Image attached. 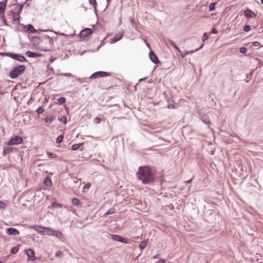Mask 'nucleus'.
I'll use <instances>...</instances> for the list:
<instances>
[{"label":"nucleus","mask_w":263,"mask_h":263,"mask_svg":"<svg viewBox=\"0 0 263 263\" xmlns=\"http://www.w3.org/2000/svg\"><path fill=\"white\" fill-rule=\"evenodd\" d=\"M137 178L144 184H152L154 183V175L149 166H144L139 167L137 173Z\"/></svg>","instance_id":"f257e3e1"},{"label":"nucleus","mask_w":263,"mask_h":263,"mask_svg":"<svg viewBox=\"0 0 263 263\" xmlns=\"http://www.w3.org/2000/svg\"><path fill=\"white\" fill-rule=\"evenodd\" d=\"M34 39L39 40L41 45L43 46V50L45 51H49L52 49L53 44V40L48 35H44L40 38L39 37H34Z\"/></svg>","instance_id":"f03ea898"},{"label":"nucleus","mask_w":263,"mask_h":263,"mask_svg":"<svg viewBox=\"0 0 263 263\" xmlns=\"http://www.w3.org/2000/svg\"><path fill=\"white\" fill-rule=\"evenodd\" d=\"M25 70V66L21 65L16 66L10 72V77L12 79L16 78L19 75L22 74Z\"/></svg>","instance_id":"7ed1b4c3"},{"label":"nucleus","mask_w":263,"mask_h":263,"mask_svg":"<svg viewBox=\"0 0 263 263\" xmlns=\"http://www.w3.org/2000/svg\"><path fill=\"white\" fill-rule=\"evenodd\" d=\"M1 54L6 55L13 59H15L21 62H26L27 61L25 57L21 54L11 53V52H7V53H1Z\"/></svg>","instance_id":"20e7f679"},{"label":"nucleus","mask_w":263,"mask_h":263,"mask_svg":"<svg viewBox=\"0 0 263 263\" xmlns=\"http://www.w3.org/2000/svg\"><path fill=\"white\" fill-rule=\"evenodd\" d=\"M163 95L166 99L167 102L168 103L167 108L170 109H174L175 108V106L173 104L174 100L173 98L171 97V93L170 91H164L163 92Z\"/></svg>","instance_id":"39448f33"},{"label":"nucleus","mask_w":263,"mask_h":263,"mask_svg":"<svg viewBox=\"0 0 263 263\" xmlns=\"http://www.w3.org/2000/svg\"><path fill=\"white\" fill-rule=\"evenodd\" d=\"M23 142V139L20 136H15L12 137L11 139L7 143L9 146L13 145H17Z\"/></svg>","instance_id":"423d86ee"},{"label":"nucleus","mask_w":263,"mask_h":263,"mask_svg":"<svg viewBox=\"0 0 263 263\" xmlns=\"http://www.w3.org/2000/svg\"><path fill=\"white\" fill-rule=\"evenodd\" d=\"M109 75V73L105 71H97L91 75L89 78L96 79L100 77H107Z\"/></svg>","instance_id":"0eeeda50"},{"label":"nucleus","mask_w":263,"mask_h":263,"mask_svg":"<svg viewBox=\"0 0 263 263\" xmlns=\"http://www.w3.org/2000/svg\"><path fill=\"white\" fill-rule=\"evenodd\" d=\"M92 33V31L91 29L89 28H85L80 32V36L81 38H85Z\"/></svg>","instance_id":"6e6552de"},{"label":"nucleus","mask_w":263,"mask_h":263,"mask_svg":"<svg viewBox=\"0 0 263 263\" xmlns=\"http://www.w3.org/2000/svg\"><path fill=\"white\" fill-rule=\"evenodd\" d=\"M7 233L9 235H18L20 234V232L18 230L14 228H9L6 229Z\"/></svg>","instance_id":"1a4fd4ad"},{"label":"nucleus","mask_w":263,"mask_h":263,"mask_svg":"<svg viewBox=\"0 0 263 263\" xmlns=\"http://www.w3.org/2000/svg\"><path fill=\"white\" fill-rule=\"evenodd\" d=\"M28 258L31 260H34L35 259L34 252L33 250L29 249L25 251Z\"/></svg>","instance_id":"9d476101"},{"label":"nucleus","mask_w":263,"mask_h":263,"mask_svg":"<svg viewBox=\"0 0 263 263\" xmlns=\"http://www.w3.org/2000/svg\"><path fill=\"white\" fill-rule=\"evenodd\" d=\"M149 57L151 60L155 64H158L160 62L157 55L155 54L154 51L151 50L149 53Z\"/></svg>","instance_id":"9b49d317"},{"label":"nucleus","mask_w":263,"mask_h":263,"mask_svg":"<svg viewBox=\"0 0 263 263\" xmlns=\"http://www.w3.org/2000/svg\"><path fill=\"white\" fill-rule=\"evenodd\" d=\"M25 54L30 58H39L42 56V54L40 53L33 52L30 51H27Z\"/></svg>","instance_id":"f8f14e48"},{"label":"nucleus","mask_w":263,"mask_h":263,"mask_svg":"<svg viewBox=\"0 0 263 263\" xmlns=\"http://www.w3.org/2000/svg\"><path fill=\"white\" fill-rule=\"evenodd\" d=\"M7 3V0H3L2 2H0V14H3L4 15L6 8Z\"/></svg>","instance_id":"ddd939ff"},{"label":"nucleus","mask_w":263,"mask_h":263,"mask_svg":"<svg viewBox=\"0 0 263 263\" xmlns=\"http://www.w3.org/2000/svg\"><path fill=\"white\" fill-rule=\"evenodd\" d=\"M244 15L247 18L255 17L256 14L250 9H247L244 11Z\"/></svg>","instance_id":"4468645a"},{"label":"nucleus","mask_w":263,"mask_h":263,"mask_svg":"<svg viewBox=\"0 0 263 263\" xmlns=\"http://www.w3.org/2000/svg\"><path fill=\"white\" fill-rule=\"evenodd\" d=\"M36 31V30L34 28L33 26L32 25L29 24L26 26V32L27 33H35Z\"/></svg>","instance_id":"2eb2a0df"},{"label":"nucleus","mask_w":263,"mask_h":263,"mask_svg":"<svg viewBox=\"0 0 263 263\" xmlns=\"http://www.w3.org/2000/svg\"><path fill=\"white\" fill-rule=\"evenodd\" d=\"M44 184L47 187H50L52 185V182L50 178L46 177L44 181Z\"/></svg>","instance_id":"dca6fc26"},{"label":"nucleus","mask_w":263,"mask_h":263,"mask_svg":"<svg viewBox=\"0 0 263 263\" xmlns=\"http://www.w3.org/2000/svg\"><path fill=\"white\" fill-rule=\"evenodd\" d=\"M53 231L52 230H51V229L47 228V227H45V229H44L43 233L45 234L46 235H54L53 234Z\"/></svg>","instance_id":"f3484780"},{"label":"nucleus","mask_w":263,"mask_h":263,"mask_svg":"<svg viewBox=\"0 0 263 263\" xmlns=\"http://www.w3.org/2000/svg\"><path fill=\"white\" fill-rule=\"evenodd\" d=\"M24 7V5L22 4H16L15 6V10L17 11L16 13H21L23 8Z\"/></svg>","instance_id":"a211bd4d"},{"label":"nucleus","mask_w":263,"mask_h":263,"mask_svg":"<svg viewBox=\"0 0 263 263\" xmlns=\"http://www.w3.org/2000/svg\"><path fill=\"white\" fill-rule=\"evenodd\" d=\"M13 148L9 147H5L4 148L3 154L5 156L7 154H8L12 152Z\"/></svg>","instance_id":"6ab92c4d"},{"label":"nucleus","mask_w":263,"mask_h":263,"mask_svg":"<svg viewBox=\"0 0 263 263\" xmlns=\"http://www.w3.org/2000/svg\"><path fill=\"white\" fill-rule=\"evenodd\" d=\"M33 228L37 232L43 233L44 229H45V227H43L41 226H34Z\"/></svg>","instance_id":"aec40b11"},{"label":"nucleus","mask_w":263,"mask_h":263,"mask_svg":"<svg viewBox=\"0 0 263 263\" xmlns=\"http://www.w3.org/2000/svg\"><path fill=\"white\" fill-rule=\"evenodd\" d=\"M54 119L55 118L53 116L47 117L45 118V121L47 123L50 124Z\"/></svg>","instance_id":"412c9836"},{"label":"nucleus","mask_w":263,"mask_h":263,"mask_svg":"<svg viewBox=\"0 0 263 263\" xmlns=\"http://www.w3.org/2000/svg\"><path fill=\"white\" fill-rule=\"evenodd\" d=\"M147 242L146 240H144V241H142L140 244L139 245V248L141 249V250H143L144 249H145L146 248V247L147 246Z\"/></svg>","instance_id":"4be33fe9"},{"label":"nucleus","mask_w":263,"mask_h":263,"mask_svg":"<svg viewBox=\"0 0 263 263\" xmlns=\"http://www.w3.org/2000/svg\"><path fill=\"white\" fill-rule=\"evenodd\" d=\"M12 13H13V18L14 21H18L20 18V13H14L13 11H12Z\"/></svg>","instance_id":"5701e85b"},{"label":"nucleus","mask_w":263,"mask_h":263,"mask_svg":"<svg viewBox=\"0 0 263 263\" xmlns=\"http://www.w3.org/2000/svg\"><path fill=\"white\" fill-rule=\"evenodd\" d=\"M83 145V143L74 144L71 146V149L73 151L77 150Z\"/></svg>","instance_id":"b1692460"},{"label":"nucleus","mask_w":263,"mask_h":263,"mask_svg":"<svg viewBox=\"0 0 263 263\" xmlns=\"http://www.w3.org/2000/svg\"><path fill=\"white\" fill-rule=\"evenodd\" d=\"M89 2L90 4L92 5L94 8L95 11H96L97 10V1L96 0H89Z\"/></svg>","instance_id":"393cba45"},{"label":"nucleus","mask_w":263,"mask_h":263,"mask_svg":"<svg viewBox=\"0 0 263 263\" xmlns=\"http://www.w3.org/2000/svg\"><path fill=\"white\" fill-rule=\"evenodd\" d=\"M115 213V209L114 208H110L108 211L105 214V216L107 215L113 214Z\"/></svg>","instance_id":"a878e982"},{"label":"nucleus","mask_w":263,"mask_h":263,"mask_svg":"<svg viewBox=\"0 0 263 263\" xmlns=\"http://www.w3.org/2000/svg\"><path fill=\"white\" fill-rule=\"evenodd\" d=\"M72 203L74 205H78L80 203V200L77 198H73L72 199Z\"/></svg>","instance_id":"bb28decb"},{"label":"nucleus","mask_w":263,"mask_h":263,"mask_svg":"<svg viewBox=\"0 0 263 263\" xmlns=\"http://www.w3.org/2000/svg\"><path fill=\"white\" fill-rule=\"evenodd\" d=\"M121 237L118 235H111L112 239L117 241H120Z\"/></svg>","instance_id":"cd10ccee"},{"label":"nucleus","mask_w":263,"mask_h":263,"mask_svg":"<svg viewBox=\"0 0 263 263\" xmlns=\"http://www.w3.org/2000/svg\"><path fill=\"white\" fill-rule=\"evenodd\" d=\"M59 104H63L66 102V99L64 97H61L58 100Z\"/></svg>","instance_id":"c85d7f7f"},{"label":"nucleus","mask_w":263,"mask_h":263,"mask_svg":"<svg viewBox=\"0 0 263 263\" xmlns=\"http://www.w3.org/2000/svg\"><path fill=\"white\" fill-rule=\"evenodd\" d=\"M64 136L63 135L59 136L56 140V142L57 143H61L63 140Z\"/></svg>","instance_id":"c756f323"},{"label":"nucleus","mask_w":263,"mask_h":263,"mask_svg":"<svg viewBox=\"0 0 263 263\" xmlns=\"http://www.w3.org/2000/svg\"><path fill=\"white\" fill-rule=\"evenodd\" d=\"M19 248L17 247H14L12 248L11 250V253L13 254H16L18 251Z\"/></svg>","instance_id":"7c9ffc66"},{"label":"nucleus","mask_w":263,"mask_h":263,"mask_svg":"<svg viewBox=\"0 0 263 263\" xmlns=\"http://www.w3.org/2000/svg\"><path fill=\"white\" fill-rule=\"evenodd\" d=\"M47 155L49 158H55L58 156L55 154L52 153L51 152H47Z\"/></svg>","instance_id":"2f4dec72"},{"label":"nucleus","mask_w":263,"mask_h":263,"mask_svg":"<svg viewBox=\"0 0 263 263\" xmlns=\"http://www.w3.org/2000/svg\"><path fill=\"white\" fill-rule=\"evenodd\" d=\"M170 44L171 45L174 47L175 49H176L179 52H181V50L177 47L176 44L172 40L170 41Z\"/></svg>","instance_id":"473e14b6"},{"label":"nucleus","mask_w":263,"mask_h":263,"mask_svg":"<svg viewBox=\"0 0 263 263\" xmlns=\"http://www.w3.org/2000/svg\"><path fill=\"white\" fill-rule=\"evenodd\" d=\"M55 256L57 257L62 258L63 257V253L61 251H58L55 254Z\"/></svg>","instance_id":"72a5a7b5"},{"label":"nucleus","mask_w":263,"mask_h":263,"mask_svg":"<svg viewBox=\"0 0 263 263\" xmlns=\"http://www.w3.org/2000/svg\"><path fill=\"white\" fill-rule=\"evenodd\" d=\"M215 3H212L209 5V10L213 11L215 9Z\"/></svg>","instance_id":"f704fd0d"},{"label":"nucleus","mask_w":263,"mask_h":263,"mask_svg":"<svg viewBox=\"0 0 263 263\" xmlns=\"http://www.w3.org/2000/svg\"><path fill=\"white\" fill-rule=\"evenodd\" d=\"M52 206L54 208H61V204L56 202H53L52 203Z\"/></svg>","instance_id":"c9c22d12"},{"label":"nucleus","mask_w":263,"mask_h":263,"mask_svg":"<svg viewBox=\"0 0 263 263\" xmlns=\"http://www.w3.org/2000/svg\"><path fill=\"white\" fill-rule=\"evenodd\" d=\"M251 29V27L249 25H246L243 27V30L246 32L249 31Z\"/></svg>","instance_id":"e433bc0d"},{"label":"nucleus","mask_w":263,"mask_h":263,"mask_svg":"<svg viewBox=\"0 0 263 263\" xmlns=\"http://www.w3.org/2000/svg\"><path fill=\"white\" fill-rule=\"evenodd\" d=\"M208 39V35L207 33H204L202 35V40L203 42H205Z\"/></svg>","instance_id":"4c0bfd02"},{"label":"nucleus","mask_w":263,"mask_h":263,"mask_svg":"<svg viewBox=\"0 0 263 263\" xmlns=\"http://www.w3.org/2000/svg\"><path fill=\"white\" fill-rule=\"evenodd\" d=\"M101 121V119L100 117H96L94 120H93V122L96 123V124H98L100 123V122Z\"/></svg>","instance_id":"58836bf2"},{"label":"nucleus","mask_w":263,"mask_h":263,"mask_svg":"<svg viewBox=\"0 0 263 263\" xmlns=\"http://www.w3.org/2000/svg\"><path fill=\"white\" fill-rule=\"evenodd\" d=\"M60 121L63 122L64 124L67 123V118L65 116H62L60 119Z\"/></svg>","instance_id":"ea45409f"},{"label":"nucleus","mask_w":263,"mask_h":263,"mask_svg":"<svg viewBox=\"0 0 263 263\" xmlns=\"http://www.w3.org/2000/svg\"><path fill=\"white\" fill-rule=\"evenodd\" d=\"M204 44H202V45L198 48L195 49V50H191V51H189L188 52H189V53H194V52H196L197 51H198V50H199L200 49L202 48Z\"/></svg>","instance_id":"a19ab883"},{"label":"nucleus","mask_w":263,"mask_h":263,"mask_svg":"<svg viewBox=\"0 0 263 263\" xmlns=\"http://www.w3.org/2000/svg\"><path fill=\"white\" fill-rule=\"evenodd\" d=\"M44 111V109L42 108V107H39L36 110V112L38 114H40L41 113H42Z\"/></svg>","instance_id":"79ce46f5"},{"label":"nucleus","mask_w":263,"mask_h":263,"mask_svg":"<svg viewBox=\"0 0 263 263\" xmlns=\"http://www.w3.org/2000/svg\"><path fill=\"white\" fill-rule=\"evenodd\" d=\"M6 207V204L0 201V209H5Z\"/></svg>","instance_id":"37998d69"},{"label":"nucleus","mask_w":263,"mask_h":263,"mask_svg":"<svg viewBox=\"0 0 263 263\" xmlns=\"http://www.w3.org/2000/svg\"><path fill=\"white\" fill-rule=\"evenodd\" d=\"M239 50L242 53H245L247 52V49L245 47H241Z\"/></svg>","instance_id":"c03bdc74"},{"label":"nucleus","mask_w":263,"mask_h":263,"mask_svg":"<svg viewBox=\"0 0 263 263\" xmlns=\"http://www.w3.org/2000/svg\"><path fill=\"white\" fill-rule=\"evenodd\" d=\"M120 242H121L124 243H127V240L125 238H124L122 237H121Z\"/></svg>","instance_id":"a18cd8bd"},{"label":"nucleus","mask_w":263,"mask_h":263,"mask_svg":"<svg viewBox=\"0 0 263 263\" xmlns=\"http://www.w3.org/2000/svg\"><path fill=\"white\" fill-rule=\"evenodd\" d=\"M259 45H260V43L259 42L256 41V42H254L252 43V46L251 47H252L253 46H258Z\"/></svg>","instance_id":"49530a36"},{"label":"nucleus","mask_w":263,"mask_h":263,"mask_svg":"<svg viewBox=\"0 0 263 263\" xmlns=\"http://www.w3.org/2000/svg\"><path fill=\"white\" fill-rule=\"evenodd\" d=\"M189 54V52L188 51H185L184 52H182L181 53V57L182 58H184L185 57H186L187 54Z\"/></svg>","instance_id":"de8ad7c7"},{"label":"nucleus","mask_w":263,"mask_h":263,"mask_svg":"<svg viewBox=\"0 0 263 263\" xmlns=\"http://www.w3.org/2000/svg\"><path fill=\"white\" fill-rule=\"evenodd\" d=\"M122 36L123 35L121 34V35H120L119 36H118V37H117V36H116L115 37V40L116 41H119L122 37Z\"/></svg>","instance_id":"09e8293b"},{"label":"nucleus","mask_w":263,"mask_h":263,"mask_svg":"<svg viewBox=\"0 0 263 263\" xmlns=\"http://www.w3.org/2000/svg\"><path fill=\"white\" fill-rule=\"evenodd\" d=\"M203 121L204 122V123L206 124H207L208 126L209 124H211V122L210 121H209V120H206V119H205L204 120H203Z\"/></svg>","instance_id":"8fccbe9b"},{"label":"nucleus","mask_w":263,"mask_h":263,"mask_svg":"<svg viewBox=\"0 0 263 263\" xmlns=\"http://www.w3.org/2000/svg\"><path fill=\"white\" fill-rule=\"evenodd\" d=\"M254 71H251L247 75V78H249L252 77V75Z\"/></svg>","instance_id":"3c124183"},{"label":"nucleus","mask_w":263,"mask_h":263,"mask_svg":"<svg viewBox=\"0 0 263 263\" xmlns=\"http://www.w3.org/2000/svg\"><path fill=\"white\" fill-rule=\"evenodd\" d=\"M211 33H214V34L217 33V30L215 28H213L212 30H211Z\"/></svg>","instance_id":"603ef678"},{"label":"nucleus","mask_w":263,"mask_h":263,"mask_svg":"<svg viewBox=\"0 0 263 263\" xmlns=\"http://www.w3.org/2000/svg\"><path fill=\"white\" fill-rule=\"evenodd\" d=\"M90 186V184L89 183H87L86 185H85L84 187L86 189H89Z\"/></svg>","instance_id":"864d4df0"},{"label":"nucleus","mask_w":263,"mask_h":263,"mask_svg":"<svg viewBox=\"0 0 263 263\" xmlns=\"http://www.w3.org/2000/svg\"><path fill=\"white\" fill-rule=\"evenodd\" d=\"M165 261V260L163 258L159 260V262H160L164 263Z\"/></svg>","instance_id":"5fc2aeb1"},{"label":"nucleus","mask_w":263,"mask_h":263,"mask_svg":"<svg viewBox=\"0 0 263 263\" xmlns=\"http://www.w3.org/2000/svg\"><path fill=\"white\" fill-rule=\"evenodd\" d=\"M192 180V179H190V180H189L187 181H186V182H187V183H190V182H191Z\"/></svg>","instance_id":"6e6d98bb"},{"label":"nucleus","mask_w":263,"mask_h":263,"mask_svg":"<svg viewBox=\"0 0 263 263\" xmlns=\"http://www.w3.org/2000/svg\"><path fill=\"white\" fill-rule=\"evenodd\" d=\"M146 45L148 47L150 48V45L148 43H146Z\"/></svg>","instance_id":"4d7b16f0"},{"label":"nucleus","mask_w":263,"mask_h":263,"mask_svg":"<svg viewBox=\"0 0 263 263\" xmlns=\"http://www.w3.org/2000/svg\"><path fill=\"white\" fill-rule=\"evenodd\" d=\"M158 256V255H155V256H154V258H157Z\"/></svg>","instance_id":"13d9d810"},{"label":"nucleus","mask_w":263,"mask_h":263,"mask_svg":"<svg viewBox=\"0 0 263 263\" xmlns=\"http://www.w3.org/2000/svg\"><path fill=\"white\" fill-rule=\"evenodd\" d=\"M145 79H146V78H145ZM144 80V79H140V80H139V81H142V80Z\"/></svg>","instance_id":"bf43d9fd"},{"label":"nucleus","mask_w":263,"mask_h":263,"mask_svg":"<svg viewBox=\"0 0 263 263\" xmlns=\"http://www.w3.org/2000/svg\"><path fill=\"white\" fill-rule=\"evenodd\" d=\"M261 3L263 4V0H261Z\"/></svg>","instance_id":"052dcab7"},{"label":"nucleus","mask_w":263,"mask_h":263,"mask_svg":"<svg viewBox=\"0 0 263 263\" xmlns=\"http://www.w3.org/2000/svg\"><path fill=\"white\" fill-rule=\"evenodd\" d=\"M110 0H107V2L109 3Z\"/></svg>","instance_id":"680f3d73"},{"label":"nucleus","mask_w":263,"mask_h":263,"mask_svg":"<svg viewBox=\"0 0 263 263\" xmlns=\"http://www.w3.org/2000/svg\"><path fill=\"white\" fill-rule=\"evenodd\" d=\"M0 263H3V262L2 261H0Z\"/></svg>","instance_id":"e2e57ef3"}]
</instances>
